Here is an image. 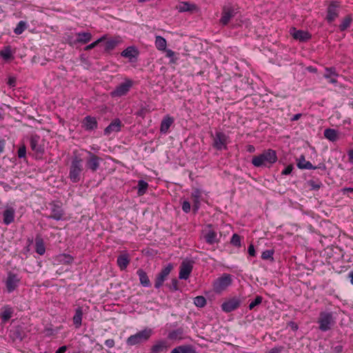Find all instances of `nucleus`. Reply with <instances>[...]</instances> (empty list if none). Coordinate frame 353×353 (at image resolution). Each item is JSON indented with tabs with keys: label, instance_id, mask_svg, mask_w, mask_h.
<instances>
[{
	"label": "nucleus",
	"instance_id": "nucleus-1",
	"mask_svg": "<svg viewBox=\"0 0 353 353\" xmlns=\"http://www.w3.org/2000/svg\"><path fill=\"white\" fill-rule=\"evenodd\" d=\"M278 158L276 152L272 149H268L264 150L261 154L253 157L252 163L254 166L259 167H270L276 162Z\"/></svg>",
	"mask_w": 353,
	"mask_h": 353
},
{
	"label": "nucleus",
	"instance_id": "nucleus-2",
	"mask_svg": "<svg viewBox=\"0 0 353 353\" xmlns=\"http://www.w3.org/2000/svg\"><path fill=\"white\" fill-rule=\"evenodd\" d=\"M153 334V330L146 327L134 334L130 335L127 339L126 343L128 346H134L145 343L149 341Z\"/></svg>",
	"mask_w": 353,
	"mask_h": 353
},
{
	"label": "nucleus",
	"instance_id": "nucleus-3",
	"mask_svg": "<svg viewBox=\"0 0 353 353\" xmlns=\"http://www.w3.org/2000/svg\"><path fill=\"white\" fill-rule=\"evenodd\" d=\"M319 329L322 332H327L332 328L336 323V317L332 312L323 311L319 314L317 321Z\"/></svg>",
	"mask_w": 353,
	"mask_h": 353
},
{
	"label": "nucleus",
	"instance_id": "nucleus-4",
	"mask_svg": "<svg viewBox=\"0 0 353 353\" xmlns=\"http://www.w3.org/2000/svg\"><path fill=\"white\" fill-rule=\"evenodd\" d=\"M232 283V276L230 274L224 273L213 282V290L217 294H221L230 286Z\"/></svg>",
	"mask_w": 353,
	"mask_h": 353
},
{
	"label": "nucleus",
	"instance_id": "nucleus-5",
	"mask_svg": "<svg viewBox=\"0 0 353 353\" xmlns=\"http://www.w3.org/2000/svg\"><path fill=\"white\" fill-rule=\"evenodd\" d=\"M83 170L82 159L75 157L72 159L70 168L69 177L70 180L77 183L80 180V174Z\"/></svg>",
	"mask_w": 353,
	"mask_h": 353
},
{
	"label": "nucleus",
	"instance_id": "nucleus-6",
	"mask_svg": "<svg viewBox=\"0 0 353 353\" xmlns=\"http://www.w3.org/2000/svg\"><path fill=\"white\" fill-rule=\"evenodd\" d=\"M132 85L133 81L130 79H125L124 82L120 83L110 92V96L113 98L125 96L132 88Z\"/></svg>",
	"mask_w": 353,
	"mask_h": 353
},
{
	"label": "nucleus",
	"instance_id": "nucleus-7",
	"mask_svg": "<svg viewBox=\"0 0 353 353\" xmlns=\"http://www.w3.org/2000/svg\"><path fill=\"white\" fill-rule=\"evenodd\" d=\"M228 136L223 132H216L213 137V147L218 150H226L228 143Z\"/></svg>",
	"mask_w": 353,
	"mask_h": 353
},
{
	"label": "nucleus",
	"instance_id": "nucleus-8",
	"mask_svg": "<svg viewBox=\"0 0 353 353\" xmlns=\"http://www.w3.org/2000/svg\"><path fill=\"white\" fill-rule=\"evenodd\" d=\"M20 280V278L17 274L9 272L5 281L8 292L11 293L14 291L18 288Z\"/></svg>",
	"mask_w": 353,
	"mask_h": 353
},
{
	"label": "nucleus",
	"instance_id": "nucleus-9",
	"mask_svg": "<svg viewBox=\"0 0 353 353\" xmlns=\"http://www.w3.org/2000/svg\"><path fill=\"white\" fill-rule=\"evenodd\" d=\"M193 269V262L189 260H184L180 265L179 277L180 279L187 280Z\"/></svg>",
	"mask_w": 353,
	"mask_h": 353
},
{
	"label": "nucleus",
	"instance_id": "nucleus-10",
	"mask_svg": "<svg viewBox=\"0 0 353 353\" xmlns=\"http://www.w3.org/2000/svg\"><path fill=\"white\" fill-rule=\"evenodd\" d=\"M240 305V300L233 297L224 301L221 305V309L225 312H230L237 309Z\"/></svg>",
	"mask_w": 353,
	"mask_h": 353
},
{
	"label": "nucleus",
	"instance_id": "nucleus-11",
	"mask_svg": "<svg viewBox=\"0 0 353 353\" xmlns=\"http://www.w3.org/2000/svg\"><path fill=\"white\" fill-rule=\"evenodd\" d=\"M290 32L294 39L301 42L306 41L311 38V34L308 32L296 30L295 28H292Z\"/></svg>",
	"mask_w": 353,
	"mask_h": 353
},
{
	"label": "nucleus",
	"instance_id": "nucleus-12",
	"mask_svg": "<svg viewBox=\"0 0 353 353\" xmlns=\"http://www.w3.org/2000/svg\"><path fill=\"white\" fill-rule=\"evenodd\" d=\"M15 209L12 206H6L3 212V222L8 225L14 221Z\"/></svg>",
	"mask_w": 353,
	"mask_h": 353
},
{
	"label": "nucleus",
	"instance_id": "nucleus-13",
	"mask_svg": "<svg viewBox=\"0 0 353 353\" xmlns=\"http://www.w3.org/2000/svg\"><path fill=\"white\" fill-rule=\"evenodd\" d=\"M235 12L232 8L230 6H225L223 9L222 16L220 19V23L225 26L230 21L231 18L234 15Z\"/></svg>",
	"mask_w": 353,
	"mask_h": 353
},
{
	"label": "nucleus",
	"instance_id": "nucleus-14",
	"mask_svg": "<svg viewBox=\"0 0 353 353\" xmlns=\"http://www.w3.org/2000/svg\"><path fill=\"white\" fill-rule=\"evenodd\" d=\"M98 125L97 119L95 117L87 116L82 121V128L85 130H93L97 129Z\"/></svg>",
	"mask_w": 353,
	"mask_h": 353
},
{
	"label": "nucleus",
	"instance_id": "nucleus-15",
	"mask_svg": "<svg viewBox=\"0 0 353 353\" xmlns=\"http://www.w3.org/2000/svg\"><path fill=\"white\" fill-rule=\"evenodd\" d=\"M339 5L336 3H332L327 8V14L326 19L328 22H332L336 19L339 14Z\"/></svg>",
	"mask_w": 353,
	"mask_h": 353
},
{
	"label": "nucleus",
	"instance_id": "nucleus-16",
	"mask_svg": "<svg viewBox=\"0 0 353 353\" xmlns=\"http://www.w3.org/2000/svg\"><path fill=\"white\" fill-rule=\"evenodd\" d=\"M121 122L119 119H117L112 121L110 124L105 128L104 133L106 135H109L112 132H117L121 130Z\"/></svg>",
	"mask_w": 353,
	"mask_h": 353
},
{
	"label": "nucleus",
	"instance_id": "nucleus-17",
	"mask_svg": "<svg viewBox=\"0 0 353 353\" xmlns=\"http://www.w3.org/2000/svg\"><path fill=\"white\" fill-rule=\"evenodd\" d=\"M90 157L87 161V167L92 172H95L99 167L101 159L90 152Z\"/></svg>",
	"mask_w": 353,
	"mask_h": 353
},
{
	"label": "nucleus",
	"instance_id": "nucleus-18",
	"mask_svg": "<svg viewBox=\"0 0 353 353\" xmlns=\"http://www.w3.org/2000/svg\"><path fill=\"white\" fill-rule=\"evenodd\" d=\"M130 261V256L128 253L120 254L117 258V265L121 270H124L127 268Z\"/></svg>",
	"mask_w": 353,
	"mask_h": 353
},
{
	"label": "nucleus",
	"instance_id": "nucleus-19",
	"mask_svg": "<svg viewBox=\"0 0 353 353\" xmlns=\"http://www.w3.org/2000/svg\"><path fill=\"white\" fill-rule=\"evenodd\" d=\"M191 196L193 201V210L194 212H196L200 208L201 191L198 188L194 189L192 192Z\"/></svg>",
	"mask_w": 353,
	"mask_h": 353
},
{
	"label": "nucleus",
	"instance_id": "nucleus-20",
	"mask_svg": "<svg viewBox=\"0 0 353 353\" xmlns=\"http://www.w3.org/2000/svg\"><path fill=\"white\" fill-rule=\"evenodd\" d=\"M338 74L334 68H326L324 77L327 79L328 82L332 84L337 83L336 77Z\"/></svg>",
	"mask_w": 353,
	"mask_h": 353
},
{
	"label": "nucleus",
	"instance_id": "nucleus-21",
	"mask_svg": "<svg viewBox=\"0 0 353 353\" xmlns=\"http://www.w3.org/2000/svg\"><path fill=\"white\" fill-rule=\"evenodd\" d=\"M209 230L206 231V232L204 234V239L207 243L210 245H212L216 242H218L217 239V233L212 230L210 228V225L208 226Z\"/></svg>",
	"mask_w": 353,
	"mask_h": 353
},
{
	"label": "nucleus",
	"instance_id": "nucleus-22",
	"mask_svg": "<svg viewBox=\"0 0 353 353\" xmlns=\"http://www.w3.org/2000/svg\"><path fill=\"white\" fill-rule=\"evenodd\" d=\"M174 123V119L169 115L165 116L161 123L160 132L166 134L172 124Z\"/></svg>",
	"mask_w": 353,
	"mask_h": 353
},
{
	"label": "nucleus",
	"instance_id": "nucleus-23",
	"mask_svg": "<svg viewBox=\"0 0 353 353\" xmlns=\"http://www.w3.org/2000/svg\"><path fill=\"white\" fill-rule=\"evenodd\" d=\"M169 345L165 341H160L156 343L151 348L152 353H161L166 352Z\"/></svg>",
	"mask_w": 353,
	"mask_h": 353
},
{
	"label": "nucleus",
	"instance_id": "nucleus-24",
	"mask_svg": "<svg viewBox=\"0 0 353 353\" xmlns=\"http://www.w3.org/2000/svg\"><path fill=\"white\" fill-rule=\"evenodd\" d=\"M122 42L120 37H116L108 40L105 43V50L110 52L114 50L118 45Z\"/></svg>",
	"mask_w": 353,
	"mask_h": 353
},
{
	"label": "nucleus",
	"instance_id": "nucleus-25",
	"mask_svg": "<svg viewBox=\"0 0 353 353\" xmlns=\"http://www.w3.org/2000/svg\"><path fill=\"white\" fill-rule=\"evenodd\" d=\"M121 56L132 60L139 55V50L134 46H130L121 52Z\"/></svg>",
	"mask_w": 353,
	"mask_h": 353
},
{
	"label": "nucleus",
	"instance_id": "nucleus-26",
	"mask_svg": "<svg viewBox=\"0 0 353 353\" xmlns=\"http://www.w3.org/2000/svg\"><path fill=\"white\" fill-rule=\"evenodd\" d=\"M83 309L78 307L75 309V314L72 318L73 324L76 328H79L82 325Z\"/></svg>",
	"mask_w": 353,
	"mask_h": 353
},
{
	"label": "nucleus",
	"instance_id": "nucleus-27",
	"mask_svg": "<svg viewBox=\"0 0 353 353\" xmlns=\"http://www.w3.org/2000/svg\"><path fill=\"white\" fill-rule=\"evenodd\" d=\"M297 167L300 169L316 170L317 167L314 166L310 161H306L305 157L301 155L297 160Z\"/></svg>",
	"mask_w": 353,
	"mask_h": 353
},
{
	"label": "nucleus",
	"instance_id": "nucleus-28",
	"mask_svg": "<svg viewBox=\"0 0 353 353\" xmlns=\"http://www.w3.org/2000/svg\"><path fill=\"white\" fill-rule=\"evenodd\" d=\"M77 35V43H81L83 44L88 43L92 39V34L88 32H80L76 34Z\"/></svg>",
	"mask_w": 353,
	"mask_h": 353
},
{
	"label": "nucleus",
	"instance_id": "nucleus-29",
	"mask_svg": "<svg viewBox=\"0 0 353 353\" xmlns=\"http://www.w3.org/2000/svg\"><path fill=\"white\" fill-rule=\"evenodd\" d=\"M324 137L329 141L334 142L339 139V132L335 129L327 128L324 130Z\"/></svg>",
	"mask_w": 353,
	"mask_h": 353
},
{
	"label": "nucleus",
	"instance_id": "nucleus-30",
	"mask_svg": "<svg viewBox=\"0 0 353 353\" xmlns=\"http://www.w3.org/2000/svg\"><path fill=\"white\" fill-rule=\"evenodd\" d=\"M137 275L139 277V281L141 284L144 287H150L151 283L150 279L146 274L143 270L139 269L137 272Z\"/></svg>",
	"mask_w": 353,
	"mask_h": 353
},
{
	"label": "nucleus",
	"instance_id": "nucleus-31",
	"mask_svg": "<svg viewBox=\"0 0 353 353\" xmlns=\"http://www.w3.org/2000/svg\"><path fill=\"white\" fill-rule=\"evenodd\" d=\"M35 250L39 255H43L46 252L43 240L40 236H37L35 239Z\"/></svg>",
	"mask_w": 353,
	"mask_h": 353
},
{
	"label": "nucleus",
	"instance_id": "nucleus-32",
	"mask_svg": "<svg viewBox=\"0 0 353 353\" xmlns=\"http://www.w3.org/2000/svg\"><path fill=\"white\" fill-rule=\"evenodd\" d=\"M154 45L156 48L159 51H164L167 48V41L165 38L161 36H156Z\"/></svg>",
	"mask_w": 353,
	"mask_h": 353
},
{
	"label": "nucleus",
	"instance_id": "nucleus-33",
	"mask_svg": "<svg viewBox=\"0 0 353 353\" xmlns=\"http://www.w3.org/2000/svg\"><path fill=\"white\" fill-rule=\"evenodd\" d=\"M73 257L67 254H61L56 256L55 261L61 264H70L72 263Z\"/></svg>",
	"mask_w": 353,
	"mask_h": 353
},
{
	"label": "nucleus",
	"instance_id": "nucleus-34",
	"mask_svg": "<svg viewBox=\"0 0 353 353\" xmlns=\"http://www.w3.org/2000/svg\"><path fill=\"white\" fill-rule=\"evenodd\" d=\"M63 212L62 209L58 206L54 205V208L52 209V214L48 216V218L59 221L63 219Z\"/></svg>",
	"mask_w": 353,
	"mask_h": 353
},
{
	"label": "nucleus",
	"instance_id": "nucleus-35",
	"mask_svg": "<svg viewBox=\"0 0 353 353\" xmlns=\"http://www.w3.org/2000/svg\"><path fill=\"white\" fill-rule=\"evenodd\" d=\"M177 10L181 12L193 11L196 10L195 5L187 2H181L176 6Z\"/></svg>",
	"mask_w": 353,
	"mask_h": 353
},
{
	"label": "nucleus",
	"instance_id": "nucleus-36",
	"mask_svg": "<svg viewBox=\"0 0 353 353\" xmlns=\"http://www.w3.org/2000/svg\"><path fill=\"white\" fill-rule=\"evenodd\" d=\"M170 353H195L190 345H180L174 348Z\"/></svg>",
	"mask_w": 353,
	"mask_h": 353
},
{
	"label": "nucleus",
	"instance_id": "nucleus-37",
	"mask_svg": "<svg viewBox=\"0 0 353 353\" xmlns=\"http://www.w3.org/2000/svg\"><path fill=\"white\" fill-rule=\"evenodd\" d=\"M148 188V183L143 181L139 180L137 185V194L139 196H143L145 194Z\"/></svg>",
	"mask_w": 353,
	"mask_h": 353
},
{
	"label": "nucleus",
	"instance_id": "nucleus-38",
	"mask_svg": "<svg viewBox=\"0 0 353 353\" xmlns=\"http://www.w3.org/2000/svg\"><path fill=\"white\" fill-rule=\"evenodd\" d=\"M183 329L179 328L170 332L168 334V338L171 340H181L183 339Z\"/></svg>",
	"mask_w": 353,
	"mask_h": 353
},
{
	"label": "nucleus",
	"instance_id": "nucleus-39",
	"mask_svg": "<svg viewBox=\"0 0 353 353\" xmlns=\"http://www.w3.org/2000/svg\"><path fill=\"white\" fill-rule=\"evenodd\" d=\"M0 55L4 60L12 59L13 56L10 46H8L4 47L3 49L0 52Z\"/></svg>",
	"mask_w": 353,
	"mask_h": 353
},
{
	"label": "nucleus",
	"instance_id": "nucleus-40",
	"mask_svg": "<svg viewBox=\"0 0 353 353\" xmlns=\"http://www.w3.org/2000/svg\"><path fill=\"white\" fill-rule=\"evenodd\" d=\"M39 137H33L30 139V146L33 151L37 152H39L41 154L43 153V150L38 145Z\"/></svg>",
	"mask_w": 353,
	"mask_h": 353
},
{
	"label": "nucleus",
	"instance_id": "nucleus-41",
	"mask_svg": "<svg viewBox=\"0 0 353 353\" xmlns=\"http://www.w3.org/2000/svg\"><path fill=\"white\" fill-rule=\"evenodd\" d=\"M12 310L11 307H5L3 311L1 314V319L3 322L9 320L12 314Z\"/></svg>",
	"mask_w": 353,
	"mask_h": 353
},
{
	"label": "nucleus",
	"instance_id": "nucleus-42",
	"mask_svg": "<svg viewBox=\"0 0 353 353\" xmlns=\"http://www.w3.org/2000/svg\"><path fill=\"white\" fill-rule=\"evenodd\" d=\"M352 21V18L350 15H347V17H345L339 26L340 30L341 31L345 30L347 28L350 27Z\"/></svg>",
	"mask_w": 353,
	"mask_h": 353
},
{
	"label": "nucleus",
	"instance_id": "nucleus-43",
	"mask_svg": "<svg viewBox=\"0 0 353 353\" xmlns=\"http://www.w3.org/2000/svg\"><path fill=\"white\" fill-rule=\"evenodd\" d=\"M27 26L26 23L23 21H20L18 24L17 25L16 28L14 29V32L16 34H22L24 30L26 29Z\"/></svg>",
	"mask_w": 353,
	"mask_h": 353
},
{
	"label": "nucleus",
	"instance_id": "nucleus-44",
	"mask_svg": "<svg viewBox=\"0 0 353 353\" xmlns=\"http://www.w3.org/2000/svg\"><path fill=\"white\" fill-rule=\"evenodd\" d=\"M274 250H265L261 254V259L263 260H270L271 261H274Z\"/></svg>",
	"mask_w": 353,
	"mask_h": 353
},
{
	"label": "nucleus",
	"instance_id": "nucleus-45",
	"mask_svg": "<svg viewBox=\"0 0 353 353\" xmlns=\"http://www.w3.org/2000/svg\"><path fill=\"white\" fill-rule=\"evenodd\" d=\"M166 278H167L166 276H165L162 274L159 273L156 277L154 287L157 289L159 288L160 287H161L163 285L164 281H165Z\"/></svg>",
	"mask_w": 353,
	"mask_h": 353
},
{
	"label": "nucleus",
	"instance_id": "nucleus-46",
	"mask_svg": "<svg viewBox=\"0 0 353 353\" xmlns=\"http://www.w3.org/2000/svg\"><path fill=\"white\" fill-rule=\"evenodd\" d=\"M194 303L197 307H203L206 304V300L203 296H198L194 299Z\"/></svg>",
	"mask_w": 353,
	"mask_h": 353
},
{
	"label": "nucleus",
	"instance_id": "nucleus-47",
	"mask_svg": "<svg viewBox=\"0 0 353 353\" xmlns=\"http://www.w3.org/2000/svg\"><path fill=\"white\" fill-rule=\"evenodd\" d=\"M163 52H165L166 57L169 58L171 63H175L176 62V58L175 57V52L170 49H165Z\"/></svg>",
	"mask_w": 353,
	"mask_h": 353
},
{
	"label": "nucleus",
	"instance_id": "nucleus-48",
	"mask_svg": "<svg viewBox=\"0 0 353 353\" xmlns=\"http://www.w3.org/2000/svg\"><path fill=\"white\" fill-rule=\"evenodd\" d=\"M105 36H103V37H100L99 39H98L95 41L92 42V43L86 46L84 48V50L88 51V50H92V48H95L99 43L105 41Z\"/></svg>",
	"mask_w": 353,
	"mask_h": 353
},
{
	"label": "nucleus",
	"instance_id": "nucleus-49",
	"mask_svg": "<svg viewBox=\"0 0 353 353\" xmlns=\"http://www.w3.org/2000/svg\"><path fill=\"white\" fill-rule=\"evenodd\" d=\"M231 243L237 247V248H240L241 244V237L239 234H234L231 238V241H230Z\"/></svg>",
	"mask_w": 353,
	"mask_h": 353
},
{
	"label": "nucleus",
	"instance_id": "nucleus-50",
	"mask_svg": "<svg viewBox=\"0 0 353 353\" xmlns=\"http://www.w3.org/2000/svg\"><path fill=\"white\" fill-rule=\"evenodd\" d=\"M262 302V297L260 296H257L255 299L254 301H252L250 304H249V309L250 310H253L254 308V307H256V305L261 304Z\"/></svg>",
	"mask_w": 353,
	"mask_h": 353
},
{
	"label": "nucleus",
	"instance_id": "nucleus-51",
	"mask_svg": "<svg viewBox=\"0 0 353 353\" xmlns=\"http://www.w3.org/2000/svg\"><path fill=\"white\" fill-rule=\"evenodd\" d=\"M172 269H173L172 264L169 263L161 270L160 273L167 277L170 274V273Z\"/></svg>",
	"mask_w": 353,
	"mask_h": 353
},
{
	"label": "nucleus",
	"instance_id": "nucleus-52",
	"mask_svg": "<svg viewBox=\"0 0 353 353\" xmlns=\"http://www.w3.org/2000/svg\"><path fill=\"white\" fill-rule=\"evenodd\" d=\"M17 154H18L19 158H23V157H26V146L24 145H21L19 148L18 152H17Z\"/></svg>",
	"mask_w": 353,
	"mask_h": 353
},
{
	"label": "nucleus",
	"instance_id": "nucleus-53",
	"mask_svg": "<svg viewBox=\"0 0 353 353\" xmlns=\"http://www.w3.org/2000/svg\"><path fill=\"white\" fill-rule=\"evenodd\" d=\"M190 209H191V206H190V202L188 201H184L182 203V210H183V211L184 212H185V213H188L190 211Z\"/></svg>",
	"mask_w": 353,
	"mask_h": 353
},
{
	"label": "nucleus",
	"instance_id": "nucleus-54",
	"mask_svg": "<svg viewBox=\"0 0 353 353\" xmlns=\"http://www.w3.org/2000/svg\"><path fill=\"white\" fill-rule=\"evenodd\" d=\"M248 254H249V255L250 256H256L255 248H254V246L252 244H250L248 246Z\"/></svg>",
	"mask_w": 353,
	"mask_h": 353
},
{
	"label": "nucleus",
	"instance_id": "nucleus-55",
	"mask_svg": "<svg viewBox=\"0 0 353 353\" xmlns=\"http://www.w3.org/2000/svg\"><path fill=\"white\" fill-rule=\"evenodd\" d=\"M293 170V166L292 165H288L283 171L282 174L288 175L290 174Z\"/></svg>",
	"mask_w": 353,
	"mask_h": 353
},
{
	"label": "nucleus",
	"instance_id": "nucleus-56",
	"mask_svg": "<svg viewBox=\"0 0 353 353\" xmlns=\"http://www.w3.org/2000/svg\"><path fill=\"white\" fill-rule=\"evenodd\" d=\"M283 347L282 346L275 347L272 348L267 353H281L283 350Z\"/></svg>",
	"mask_w": 353,
	"mask_h": 353
},
{
	"label": "nucleus",
	"instance_id": "nucleus-57",
	"mask_svg": "<svg viewBox=\"0 0 353 353\" xmlns=\"http://www.w3.org/2000/svg\"><path fill=\"white\" fill-rule=\"evenodd\" d=\"M105 345L109 348L113 347L114 346V341L112 339H107L105 341Z\"/></svg>",
	"mask_w": 353,
	"mask_h": 353
},
{
	"label": "nucleus",
	"instance_id": "nucleus-58",
	"mask_svg": "<svg viewBox=\"0 0 353 353\" xmlns=\"http://www.w3.org/2000/svg\"><path fill=\"white\" fill-rule=\"evenodd\" d=\"M246 150L250 153H253L255 152V147L252 145H248L246 146Z\"/></svg>",
	"mask_w": 353,
	"mask_h": 353
},
{
	"label": "nucleus",
	"instance_id": "nucleus-59",
	"mask_svg": "<svg viewBox=\"0 0 353 353\" xmlns=\"http://www.w3.org/2000/svg\"><path fill=\"white\" fill-rule=\"evenodd\" d=\"M347 155L349 157V161L351 163H353V150H350L347 152Z\"/></svg>",
	"mask_w": 353,
	"mask_h": 353
},
{
	"label": "nucleus",
	"instance_id": "nucleus-60",
	"mask_svg": "<svg viewBox=\"0 0 353 353\" xmlns=\"http://www.w3.org/2000/svg\"><path fill=\"white\" fill-rule=\"evenodd\" d=\"M66 350V346H61L56 351L55 353H65Z\"/></svg>",
	"mask_w": 353,
	"mask_h": 353
},
{
	"label": "nucleus",
	"instance_id": "nucleus-61",
	"mask_svg": "<svg viewBox=\"0 0 353 353\" xmlns=\"http://www.w3.org/2000/svg\"><path fill=\"white\" fill-rule=\"evenodd\" d=\"M301 116H302L301 114H296L293 115V117L291 118V121H297L301 117Z\"/></svg>",
	"mask_w": 353,
	"mask_h": 353
},
{
	"label": "nucleus",
	"instance_id": "nucleus-62",
	"mask_svg": "<svg viewBox=\"0 0 353 353\" xmlns=\"http://www.w3.org/2000/svg\"><path fill=\"white\" fill-rule=\"evenodd\" d=\"M343 192H353V188H345L343 189Z\"/></svg>",
	"mask_w": 353,
	"mask_h": 353
},
{
	"label": "nucleus",
	"instance_id": "nucleus-63",
	"mask_svg": "<svg viewBox=\"0 0 353 353\" xmlns=\"http://www.w3.org/2000/svg\"><path fill=\"white\" fill-rule=\"evenodd\" d=\"M8 83H9L10 85L14 86V80L12 79H10L9 81H8Z\"/></svg>",
	"mask_w": 353,
	"mask_h": 353
},
{
	"label": "nucleus",
	"instance_id": "nucleus-64",
	"mask_svg": "<svg viewBox=\"0 0 353 353\" xmlns=\"http://www.w3.org/2000/svg\"><path fill=\"white\" fill-rule=\"evenodd\" d=\"M350 282L353 285V272L350 273Z\"/></svg>",
	"mask_w": 353,
	"mask_h": 353
}]
</instances>
